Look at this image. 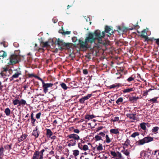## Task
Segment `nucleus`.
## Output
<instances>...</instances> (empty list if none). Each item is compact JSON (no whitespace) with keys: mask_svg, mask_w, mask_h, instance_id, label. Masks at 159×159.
I'll list each match as a JSON object with an SVG mask.
<instances>
[{"mask_svg":"<svg viewBox=\"0 0 159 159\" xmlns=\"http://www.w3.org/2000/svg\"><path fill=\"white\" fill-rule=\"evenodd\" d=\"M92 33L93 34L94 36H95V39L98 40V43L100 44L104 43L102 39L104 37L105 35L104 32H102L101 34L100 31L98 30Z\"/></svg>","mask_w":159,"mask_h":159,"instance_id":"obj_1","label":"nucleus"},{"mask_svg":"<svg viewBox=\"0 0 159 159\" xmlns=\"http://www.w3.org/2000/svg\"><path fill=\"white\" fill-rule=\"evenodd\" d=\"M20 56L18 55L12 54L10 57V65H14L18 63L20 60Z\"/></svg>","mask_w":159,"mask_h":159,"instance_id":"obj_2","label":"nucleus"},{"mask_svg":"<svg viewBox=\"0 0 159 159\" xmlns=\"http://www.w3.org/2000/svg\"><path fill=\"white\" fill-rule=\"evenodd\" d=\"M68 139H73L69 140V142L71 143H74L75 142V145L76 144V141L80 139V136L76 134H72L68 135L67 136Z\"/></svg>","mask_w":159,"mask_h":159,"instance_id":"obj_3","label":"nucleus"},{"mask_svg":"<svg viewBox=\"0 0 159 159\" xmlns=\"http://www.w3.org/2000/svg\"><path fill=\"white\" fill-rule=\"evenodd\" d=\"M153 140V138L149 136H147L138 141V145H142L145 143H149Z\"/></svg>","mask_w":159,"mask_h":159,"instance_id":"obj_4","label":"nucleus"},{"mask_svg":"<svg viewBox=\"0 0 159 159\" xmlns=\"http://www.w3.org/2000/svg\"><path fill=\"white\" fill-rule=\"evenodd\" d=\"M79 44L80 45V47L81 48L87 49L90 48V46L88 44V43L87 41H86L85 39L84 41H83L81 40H79Z\"/></svg>","mask_w":159,"mask_h":159,"instance_id":"obj_5","label":"nucleus"},{"mask_svg":"<svg viewBox=\"0 0 159 159\" xmlns=\"http://www.w3.org/2000/svg\"><path fill=\"white\" fill-rule=\"evenodd\" d=\"M85 39L88 43H89L91 44L94 43L96 41L93 34L90 33L89 34L88 36L86 37Z\"/></svg>","mask_w":159,"mask_h":159,"instance_id":"obj_6","label":"nucleus"},{"mask_svg":"<svg viewBox=\"0 0 159 159\" xmlns=\"http://www.w3.org/2000/svg\"><path fill=\"white\" fill-rule=\"evenodd\" d=\"M15 70L16 71V72L10 78V80L11 81L13 80L14 78H18L19 75H21V71L20 68H18L17 69Z\"/></svg>","mask_w":159,"mask_h":159,"instance_id":"obj_7","label":"nucleus"},{"mask_svg":"<svg viewBox=\"0 0 159 159\" xmlns=\"http://www.w3.org/2000/svg\"><path fill=\"white\" fill-rule=\"evenodd\" d=\"M43 87V92L46 93H47L48 91V88L50 87H52L53 85V84L52 83H45L44 82L42 84Z\"/></svg>","mask_w":159,"mask_h":159,"instance_id":"obj_8","label":"nucleus"},{"mask_svg":"<svg viewBox=\"0 0 159 159\" xmlns=\"http://www.w3.org/2000/svg\"><path fill=\"white\" fill-rule=\"evenodd\" d=\"M102 32H104L105 34V33H108L109 35H108V36H110L114 33L113 30H112L111 27L107 25H106L105 26V30Z\"/></svg>","mask_w":159,"mask_h":159,"instance_id":"obj_9","label":"nucleus"},{"mask_svg":"<svg viewBox=\"0 0 159 159\" xmlns=\"http://www.w3.org/2000/svg\"><path fill=\"white\" fill-rule=\"evenodd\" d=\"M38 129L37 128V127H36L35 128V129L33 130L32 133V135L33 136H34L35 138H38L39 135V133L37 131Z\"/></svg>","mask_w":159,"mask_h":159,"instance_id":"obj_10","label":"nucleus"},{"mask_svg":"<svg viewBox=\"0 0 159 159\" xmlns=\"http://www.w3.org/2000/svg\"><path fill=\"white\" fill-rule=\"evenodd\" d=\"M139 98L138 97H131L130 96H129V101L133 103L136 101Z\"/></svg>","mask_w":159,"mask_h":159,"instance_id":"obj_11","label":"nucleus"},{"mask_svg":"<svg viewBox=\"0 0 159 159\" xmlns=\"http://www.w3.org/2000/svg\"><path fill=\"white\" fill-rule=\"evenodd\" d=\"M39 152L38 151H36L33 155L31 159H39Z\"/></svg>","mask_w":159,"mask_h":159,"instance_id":"obj_12","label":"nucleus"},{"mask_svg":"<svg viewBox=\"0 0 159 159\" xmlns=\"http://www.w3.org/2000/svg\"><path fill=\"white\" fill-rule=\"evenodd\" d=\"M46 134L47 137H51V136L53 134L52 132L50 129H46Z\"/></svg>","mask_w":159,"mask_h":159,"instance_id":"obj_13","label":"nucleus"},{"mask_svg":"<svg viewBox=\"0 0 159 159\" xmlns=\"http://www.w3.org/2000/svg\"><path fill=\"white\" fill-rule=\"evenodd\" d=\"M77 82L73 81L69 83V86H70V87L73 88H77L78 86H77Z\"/></svg>","mask_w":159,"mask_h":159,"instance_id":"obj_14","label":"nucleus"},{"mask_svg":"<svg viewBox=\"0 0 159 159\" xmlns=\"http://www.w3.org/2000/svg\"><path fill=\"white\" fill-rule=\"evenodd\" d=\"M147 33L146 32V30L145 29L143 30L142 31L141 34L140 35L141 37L143 38L144 39H147Z\"/></svg>","mask_w":159,"mask_h":159,"instance_id":"obj_15","label":"nucleus"},{"mask_svg":"<svg viewBox=\"0 0 159 159\" xmlns=\"http://www.w3.org/2000/svg\"><path fill=\"white\" fill-rule=\"evenodd\" d=\"M126 115L128 117H129L131 119H132L134 120H136V117L135 116L136 114H127Z\"/></svg>","mask_w":159,"mask_h":159,"instance_id":"obj_16","label":"nucleus"},{"mask_svg":"<svg viewBox=\"0 0 159 159\" xmlns=\"http://www.w3.org/2000/svg\"><path fill=\"white\" fill-rule=\"evenodd\" d=\"M27 135L26 134H23L20 137L18 138V141L19 142H21L27 138Z\"/></svg>","mask_w":159,"mask_h":159,"instance_id":"obj_17","label":"nucleus"},{"mask_svg":"<svg viewBox=\"0 0 159 159\" xmlns=\"http://www.w3.org/2000/svg\"><path fill=\"white\" fill-rule=\"evenodd\" d=\"M70 44L69 43H66L63 42L62 44H61V47H60V49H63V48L64 47H70Z\"/></svg>","mask_w":159,"mask_h":159,"instance_id":"obj_18","label":"nucleus"},{"mask_svg":"<svg viewBox=\"0 0 159 159\" xmlns=\"http://www.w3.org/2000/svg\"><path fill=\"white\" fill-rule=\"evenodd\" d=\"M96 116L93 115L88 114L85 116V119L90 120L93 118H95Z\"/></svg>","mask_w":159,"mask_h":159,"instance_id":"obj_19","label":"nucleus"},{"mask_svg":"<svg viewBox=\"0 0 159 159\" xmlns=\"http://www.w3.org/2000/svg\"><path fill=\"white\" fill-rule=\"evenodd\" d=\"M110 131L111 133L114 134H118L119 133V132L118 129H111L110 130Z\"/></svg>","mask_w":159,"mask_h":159,"instance_id":"obj_20","label":"nucleus"},{"mask_svg":"<svg viewBox=\"0 0 159 159\" xmlns=\"http://www.w3.org/2000/svg\"><path fill=\"white\" fill-rule=\"evenodd\" d=\"M26 104V102L25 100L23 99H21L20 100L19 106L22 105V106H24Z\"/></svg>","mask_w":159,"mask_h":159,"instance_id":"obj_21","label":"nucleus"},{"mask_svg":"<svg viewBox=\"0 0 159 159\" xmlns=\"http://www.w3.org/2000/svg\"><path fill=\"white\" fill-rule=\"evenodd\" d=\"M4 112L6 115L8 116H9L11 113V111L8 108H7L5 109Z\"/></svg>","mask_w":159,"mask_h":159,"instance_id":"obj_22","label":"nucleus"},{"mask_svg":"<svg viewBox=\"0 0 159 159\" xmlns=\"http://www.w3.org/2000/svg\"><path fill=\"white\" fill-rule=\"evenodd\" d=\"M7 56V53L4 51H0V57H2L3 58L6 57Z\"/></svg>","mask_w":159,"mask_h":159,"instance_id":"obj_23","label":"nucleus"},{"mask_svg":"<svg viewBox=\"0 0 159 159\" xmlns=\"http://www.w3.org/2000/svg\"><path fill=\"white\" fill-rule=\"evenodd\" d=\"M124 150H122V152H123L125 155L127 156H129V150L127 149L125 150V148L123 147Z\"/></svg>","mask_w":159,"mask_h":159,"instance_id":"obj_24","label":"nucleus"},{"mask_svg":"<svg viewBox=\"0 0 159 159\" xmlns=\"http://www.w3.org/2000/svg\"><path fill=\"white\" fill-rule=\"evenodd\" d=\"M41 43L42 44V47L44 48L47 47L49 46L48 42L47 41L45 42H41Z\"/></svg>","mask_w":159,"mask_h":159,"instance_id":"obj_25","label":"nucleus"},{"mask_svg":"<svg viewBox=\"0 0 159 159\" xmlns=\"http://www.w3.org/2000/svg\"><path fill=\"white\" fill-rule=\"evenodd\" d=\"M12 144L11 143L9 145H7L4 146V148L6 150H11V149Z\"/></svg>","mask_w":159,"mask_h":159,"instance_id":"obj_26","label":"nucleus"},{"mask_svg":"<svg viewBox=\"0 0 159 159\" xmlns=\"http://www.w3.org/2000/svg\"><path fill=\"white\" fill-rule=\"evenodd\" d=\"M134 90L133 88H128L123 90V92L124 93H128Z\"/></svg>","mask_w":159,"mask_h":159,"instance_id":"obj_27","label":"nucleus"},{"mask_svg":"<svg viewBox=\"0 0 159 159\" xmlns=\"http://www.w3.org/2000/svg\"><path fill=\"white\" fill-rule=\"evenodd\" d=\"M60 85L61 86L62 88L64 89V90H66L67 89L69 88L67 87L65 84L64 83H62L60 84Z\"/></svg>","mask_w":159,"mask_h":159,"instance_id":"obj_28","label":"nucleus"},{"mask_svg":"<svg viewBox=\"0 0 159 159\" xmlns=\"http://www.w3.org/2000/svg\"><path fill=\"white\" fill-rule=\"evenodd\" d=\"M13 103L14 105H16L18 104V106H19L20 100L18 99H16L15 100H13Z\"/></svg>","mask_w":159,"mask_h":159,"instance_id":"obj_29","label":"nucleus"},{"mask_svg":"<svg viewBox=\"0 0 159 159\" xmlns=\"http://www.w3.org/2000/svg\"><path fill=\"white\" fill-rule=\"evenodd\" d=\"M146 123L144 122L140 124V127L143 130H145L146 129Z\"/></svg>","mask_w":159,"mask_h":159,"instance_id":"obj_30","label":"nucleus"},{"mask_svg":"<svg viewBox=\"0 0 159 159\" xmlns=\"http://www.w3.org/2000/svg\"><path fill=\"white\" fill-rule=\"evenodd\" d=\"M120 85V84H115L110 86V89L114 88L116 87H119Z\"/></svg>","mask_w":159,"mask_h":159,"instance_id":"obj_31","label":"nucleus"},{"mask_svg":"<svg viewBox=\"0 0 159 159\" xmlns=\"http://www.w3.org/2000/svg\"><path fill=\"white\" fill-rule=\"evenodd\" d=\"M63 42V40H60L59 39H58V40L57 41V44L58 46V47L60 48V47H61V44H62V43Z\"/></svg>","mask_w":159,"mask_h":159,"instance_id":"obj_32","label":"nucleus"},{"mask_svg":"<svg viewBox=\"0 0 159 159\" xmlns=\"http://www.w3.org/2000/svg\"><path fill=\"white\" fill-rule=\"evenodd\" d=\"M97 149L98 151L102 150L103 149L102 144L99 143V146L97 147Z\"/></svg>","mask_w":159,"mask_h":159,"instance_id":"obj_33","label":"nucleus"},{"mask_svg":"<svg viewBox=\"0 0 159 159\" xmlns=\"http://www.w3.org/2000/svg\"><path fill=\"white\" fill-rule=\"evenodd\" d=\"M94 138L95 141L102 140L101 137L98 135H96Z\"/></svg>","mask_w":159,"mask_h":159,"instance_id":"obj_34","label":"nucleus"},{"mask_svg":"<svg viewBox=\"0 0 159 159\" xmlns=\"http://www.w3.org/2000/svg\"><path fill=\"white\" fill-rule=\"evenodd\" d=\"M157 97H155L154 98L150 99V100H149V101L151 102H153V103H157L158 102L157 100Z\"/></svg>","mask_w":159,"mask_h":159,"instance_id":"obj_35","label":"nucleus"},{"mask_svg":"<svg viewBox=\"0 0 159 159\" xmlns=\"http://www.w3.org/2000/svg\"><path fill=\"white\" fill-rule=\"evenodd\" d=\"M73 151V154L75 157H76L79 155V151L78 150H74Z\"/></svg>","mask_w":159,"mask_h":159,"instance_id":"obj_36","label":"nucleus"},{"mask_svg":"<svg viewBox=\"0 0 159 159\" xmlns=\"http://www.w3.org/2000/svg\"><path fill=\"white\" fill-rule=\"evenodd\" d=\"M139 132H135L133 133L131 135V136L133 138H135L136 136H139Z\"/></svg>","mask_w":159,"mask_h":159,"instance_id":"obj_37","label":"nucleus"},{"mask_svg":"<svg viewBox=\"0 0 159 159\" xmlns=\"http://www.w3.org/2000/svg\"><path fill=\"white\" fill-rule=\"evenodd\" d=\"M123 101V98L122 97H120L116 101V103L117 104H119V102H121Z\"/></svg>","mask_w":159,"mask_h":159,"instance_id":"obj_38","label":"nucleus"},{"mask_svg":"<svg viewBox=\"0 0 159 159\" xmlns=\"http://www.w3.org/2000/svg\"><path fill=\"white\" fill-rule=\"evenodd\" d=\"M159 129V127L157 126H156L154 127L152 129V131L155 134H156L155 133Z\"/></svg>","mask_w":159,"mask_h":159,"instance_id":"obj_39","label":"nucleus"},{"mask_svg":"<svg viewBox=\"0 0 159 159\" xmlns=\"http://www.w3.org/2000/svg\"><path fill=\"white\" fill-rule=\"evenodd\" d=\"M106 139V142L107 143H110L111 142L110 139L109 138L108 135H106L105 136Z\"/></svg>","mask_w":159,"mask_h":159,"instance_id":"obj_40","label":"nucleus"},{"mask_svg":"<svg viewBox=\"0 0 159 159\" xmlns=\"http://www.w3.org/2000/svg\"><path fill=\"white\" fill-rule=\"evenodd\" d=\"M133 75H132L131 77H129L127 79V80L128 82H130L134 80V78L133 77Z\"/></svg>","mask_w":159,"mask_h":159,"instance_id":"obj_41","label":"nucleus"},{"mask_svg":"<svg viewBox=\"0 0 159 159\" xmlns=\"http://www.w3.org/2000/svg\"><path fill=\"white\" fill-rule=\"evenodd\" d=\"M31 122L33 125H34L35 122L36 121V119L34 118V117H31L30 118Z\"/></svg>","mask_w":159,"mask_h":159,"instance_id":"obj_42","label":"nucleus"},{"mask_svg":"<svg viewBox=\"0 0 159 159\" xmlns=\"http://www.w3.org/2000/svg\"><path fill=\"white\" fill-rule=\"evenodd\" d=\"M92 94H88L87 95L84 96L83 98L85 99V100H88L89 98L92 96Z\"/></svg>","mask_w":159,"mask_h":159,"instance_id":"obj_43","label":"nucleus"},{"mask_svg":"<svg viewBox=\"0 0 159 159\" xmlns=\"http://www.w3.org/2000/svg\"><path fill=\"white\" fill-rule=\"evenodd\" d=\"M59 33H61L63 35H65L66 34H70V31H63V32H60Z\"/></svg>","mask_w":159,"mask_h":159,"instance_id":"obj_44","label":"nucleus"},{"mask_svg":"<svg viewBox=\"0 0 159 159\" xmlns=\"http://www.w3.org/2000/svg\"><path fill=\"white\" fill-rule=\"evenodd\" d=\"M89 149V147L87 145H84L82 148V150L84 151H86Z\"/></svg>","mask_w":159,"mask_h":159,"instance_id":"obj_45","label":"nucleus"},{"mask_svg":"<svg viewBox=\"0 0 159 159\" xmlns=\"http://www.w3.org/2000/svg\"><path fill=\"white\" fill-rule=\"evenodd\" d=\"M45 151V150L43 149L39 152V157L43 158V153Z\"/></svg>","mask_w":159,"mask_h":159,"instance_id":"obj_46","label":"nucleus"},{"mask_svg":"<svg viewBox=\"0 0 159 159\" xmlns=\"http://www.w3.org/2000/svg\"><path fill=\"white\" fill-rule=\"evenodd\" d=\"M130 143V140L128 139H127L125 142V143H124V145L126 146L127 147L129 144V143Z\"/></svg>","mask_w":159,"mask_h":159,"instance_id":"obj_47","label":"nucleus"},{"mask_svg":"<svg viewBox=\"0 0 159 159\" xmlns=\"http://www.w3.org/2000/svg\"><path fill=\"white\" fill-rule=\"evenodd\" d=\"M147 39H144V41H147V42H148L150 41H152L153 39V38H149L147 36Z\"/></svg>","mask_w":159,"mask_h":159,"instance_id":"obj_48","label":"nucleus"},{"mask_svg":"<svg viewBox=\"0 0 159 159\" xmlns=\"http://www.w3.org/2000/svg\"><path fill=\"white\" fill-rule=\"evenodd\" d=\"M111 154L114 157H117V153H116L114 151H111Z\"/></svg>","mask_w":159,"mask_h":159,"instance_id":"obj_49","label":"nucleus"},{"mask_svg":"<svg viewBox=\"0 0 159 159\" xmlns=\"http://www.w3.org/2000/svg\"><path fill=\"white\" fill-rule=\"evenodd\" d=\"M118 31L119 33H123L124 32V31L122 30V28L120 26L118 27Z\"/></svg>","mask_w":159,"mask_h":159,"instance_id":"obj_50","label":"nucleus"},{"mask_svg":"<svg viewBox=\"0 0 159 159\" xmlns=\"http://www.w3.org/2000/svg\"><path fill=\"white\" fill-rule=\"evenodd\" d=\"M71 128L73 129V132L75 133L79 134L80 132V130L78 129H75L73 127H71Z\"/></svg>","mask_w":159,"mask_h":159,"instance_id":"obj_51","label":"nucleus"},{"mask_svg":"<svg viewBox=\"0 0 159 159\" xmlns=\"http://www.w3.org/2000/svg\"><path fill=\"white\" fill-rule=\"evenodd\" d=\"M4 152V148L2 147L0 148V156L2 155Z\"/></svg>","mask_w":159,"mask_h":159,"instance_id":"obj_52","label":"nucleus"},{"mask_svg":"<svg viewBox=\"0 0 159 159\" xmlns=\"http://www.w3.org/2000/svg\"><path fill=\"white\" fill-rule=\"evenodd\" d=\"M35 78L37 79L38 80H40L41 81L42 84H43V83L44 82V81L43 80V79L42 78H40L38 76L36 75L35 76Z\"/></svg>","mask_w":159,"mask_h":159,"instance_id":"obj_53","label":"nucleus"},{"mask_svg":"<svg viewBox=\"0 0 159 159\" xmlns=\"http://www.w3.org/2000/svg\"><path fill=\"white\" fill-rule=\"evenodd\" d=\"M41 113L40 112L37 113L36 115V117L37 119H39L40 118Z\"/></svg>","mask_w":159,"mask_h":159,"instance_id":"obj_54","label":"nucleus"},{"mask_svg":"<svg viewBox=\"0 0 159 159\" xmlns=\"http://www.w3.org/2000/svg\"><path fill=\"white\" fill-rule=\"evenodd\" d=\"M85 101V99L83 97L82 98H80L79 100V102L81 103H84V101Z\"/></svg>","mask_w":159,"mask_h":159,"instance_id":"obj_55","label":"nucleus"},{"mask_svg":"<svg viewBox=\"0 0 159 159\" xmlns=\"http://www.w3.org/2000/svg\"><path fill=\"white\" fill-rule=\"evenodd\" d=\"M38 50L39 52H43L44 50L43 48H38Z\"/></svg>","mask_w":159,"mask_h":159,"instance_id":"obj_56","label":"nucleus"},{"mask_svg":"<svg viewBox=\"0 0 159 159\" xmlns=\"http://www.w3.org/2000/svg\"><path fill=\"white\" fill-rule=\"evenodd\" d=\"M82 146L83 145L81 143H78V147L81 150H82V148H83Z\"/></svg>","mask_w":159,"mask_h":159,"instance_id":"obj_57","label":"nucleus"},{"mask_svg":"<svg viewBox=\"0 0 159 159\" xmlns=\"http://www.w3.org/2000/svg\"><path fill=\"white\" fill-rule=\"evenodd\" d=\"M83 73L84 75H87L88 74V71L87 69H84L83 70Z\"/></svg>","mask_w":159,"mask_h":159,"instance_id":"obj_58","label":"nucleus"},{"mask_svg":"<svg viewBox=\"0 0 159 159\" xmlns=\"http://www.w3.org/2000/svg\"><path fill=\"white\" fill-rule=\"evenodd\" d=\"M27 75L28 77L30 78H31L32 77H35V76L33 74H28Z\"/></svg>","mask_w":159,"mask_h":159,"instance_id":"obj_59","label":"nucleus"},{"mask_svg":"<svg viewBox=\"0 0 159 159\" xmlns=\"http://www.w3.org/2000/svg\"><path fill=\"white\" fill-rule=\"evenodd\" d=\"M103 128V126H100L98 128H97V129L96 130V132H98L99 131L102 129Z\"/></svg>","mask_w":159,"mask_h":159,"instance_id":"obj_60","label":"nucleus"},{"mask_svg":"<svg viewBox=\"0 0 159 159\" xmlns=\"http://www.w3.org/2000/svg\"><path fill=\"white\" fill-rule=\"evenodd\" d=\"M119 117L117 116H116L114 118V119L113 120V122H115L118 121L119 120Z\"/></svg>","mask_w":159,"mask_h":159,"instance_id":"obj_61","label":"nucleus"},{"mask_svg":"<svg viewBox=\"0 0 159 159\" xmlns=\"http://www.w3.org/2000/svg\"><path fill=\"white\" fill-rule=\"evenodd\" d=\"M117 157H118L119 158H121V157H122L121 154L120 152H117Z\"/></svg>","mask_w":159,"mask_h":159,"instance_id":"obj_62","label":"nucleus"},{"mask_svg":"<svg viewBox=\"0 0 159 159\" xmlns=\"http://www.w3.org/2000/svg\"><path fill=\"white\" fill-rule=\"evenodd\" d=\"M148 91L147 90H146V91L143 93V95L144 96H146L148 94Z\"/></svg>","mask_w":159,"mask_h":159,"instance_id":"obj_63","label":"nucleus"},{"mask_svg":"<svg viewBox=\"0 0 159 159\" xmlns=\"http://www.w3.org/2000/svg\"><path fill=\"white\" fill-rule=\"evenodd\" d=\"M52 21L54 23H56L58 21V20L56 18H53L52 19Z\"/></svg>","mask_w":159,"mask_h":159,"instance_id":"obj_64","label":"nucleus"}]
</instances>
